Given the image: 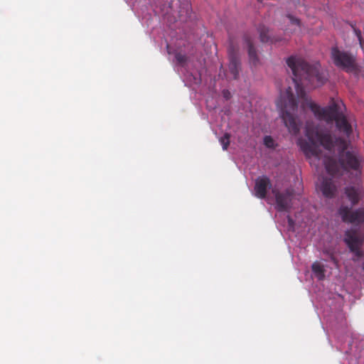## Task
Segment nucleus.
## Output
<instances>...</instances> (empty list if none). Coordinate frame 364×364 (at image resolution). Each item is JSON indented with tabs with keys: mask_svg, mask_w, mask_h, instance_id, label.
Wrapping results in <instances>:
<instances>
[{
	"mask_svg": "<svg viewBox=\"0 0 364 364\" xmlns=\"http://www.w3.org/2000/svg\"><path fill=\"white\" fill-rule=\"evenodd\" d=\"M238 61L235 58L231 57L229 64V71L232 78H236L238 75Z\"/></svg>",
	"mask_w": 364,
	"mask_h": 364,
	"instance_id": "9d476101",
	"label": "nucleus"
},
{
	"mask_svg": "<svg viewBox=\"0 0 364 364\" xmlns=\"http://www.w3.org/2000/svg\"><path fill=\"white\" fill-rule=\"evenodd\" d=\"M220 142L223 146V149L224 150H226L228 149V146L230 144V137L228 134H225L223 136L220 138Z\"/></svg>",
	"mask_w": 364,
	"mask_h": 364,
	"instance_id": "ddd939ff",
	"label": "nucleus"
},
{
	"mask_svg": "<svg viewBox=\"0 0 364 364\" xmlns=\"http://www.w3.org/2000/svg\"><path fill=\"white\" fill-rule=\"evenodd\" d=\"M246 44L248 48L250 59L252 62V63H255L257 60V58L251 41L250 39L246 40Z\"/></svg>",
	"mask_w": 364,
	"mask_h": 364,
	"instance_id": "f8f14e48",
	"label": "nucleus"
},
{
	"mask_svg": "<svg viewBox=\"0 0 364 364\" xmlns=\"http://www.w3.org/2000/svg\"><path fill=\"white\" fill-rule=\"evenodd\" d=\"M345 242L357 259L363 255L361 246L364 242V228H351L346 232Z\"/></svg>",
	"mask_w": 364,
	"mask_h": 364,
	"instance_id": "39448f33",
	"label": "nucleus"
},
{
	"mask_svg": "<svg viewBox=\"0 0 364 364\" xmlns=\"http://www.w3.org/2000/svg\"><path fill=\"white\" fill-rule=\"evenodd\" d=\"M228 95H229V93H228V92H224L225 97L228 98Z\"/></svg>",
	"mask_w": 364,
	"mask_h": 364,
	"instance_id": "4be33fe9",
	"label": "nucleus"
},
{
	"mask_svg": "<svg viewBox=\"0 0 364 364\" xmlns=\"http://www.w3.org/2000/svg\"><path fill=\"white\" fill-rule=\"evenodd\" d=\"M261 40H262V41L264 42V41H267V37H266L263 34H261Z\"/></svg>",
	"mask_w": 364,
	"mask_h": 364,
	"instance_id": "412c9836",
	"label": "nucleus"
},
{
	"mask_svg": "<svg viewBox=\"0 0 364 364\" xmlns=\"http://www.w3.org/2000/svg\"><path fill=\"white\" fill-rule=\"evenodd\" d=\"M276 105L289 132L292 135H297L300 130V122L297 112V103L293 90L287 87L280 90L279 96L276 100Z\"/></svg>",
	"mask_w": 364,
	"mask_h": 364,
	"instance_id": "7ed1b4c3",
	"label": "nucleus"
},
{
	"mask_svg": "<svg viewBox=\"0 0 364 364\" xmlns=\"http://www.w3.org/2000/svg\"><path fill=\"white\" fill-rule=\"evenodd\" d=\"M305 135L308 141L299 139L298 144L306 156L310 160V164L316 167L321 164L325 166L328 174L334 176L340 172V168L353 169L358 172L361 158L354 152H346L337 163L333 159L335 154V147L338 146V151L346 146L343 141L334 142L329 132L315 126L312 122H307L305 127Z\"/></svg>",
	"mask_w": 364,
	"mask_h": 364,
	"instance_id": "f03ea898",
	"label": "nucleus"
},
{
	"mask_svg": "<svg viewBox=\"0 0 364 364\" xmlns=\"http://www.w3.org/2000/svg\"><path fill=\"white\" fill-rule=\"evenodd\" d=\"M289 21L291 23L296 27H299V21L297 18H295L291 16H288Z\"/></svg>",
	"mask_w": 364,
	"mask_h": 364,
	"instance_id": "dca6fc26",
	"label": "nucleus"
},
{
	"mask_svg": "<svg viewBox=\"0 0 364 364\" xmlns=\"http://www.w3.org/2000/svg\"><path fill=\"white\" fill-rule=\"evenodd\" d=\"M288 224H289V229H291L292 230H296L295 224H294L293 220L291 218H290L289 217H288Z\"/></svg>",
	"mask_w": 364,
	"mask_h": 364,
	"instance_id": "f3484780",
	"label": "nucleus"
},
{
	"mask_svg": "<svg viewBox=\"0 0 364 364\" xmlns=\"http://www.w3.org/2000/svg\"><path fill=\"white\" fill-rule=\"evenodd\" d=\"M270 187L269 180L266 176L259 177L255 181V195L260 198L266 196L267 190Z\"/></svg>",
	"mask_w": 364,
	"mask_h": 364,
	"instance_id": "1a4fd4ad",
	"label": "nucleus"
},
{
	"mask_svg": "<svg viewBox=\"0 0 364 364\" xmlns=\"http://www.w3.org/2000/svg\"><path fill=\"white\" fill-rule=\"evenodd\" d=\"M287 65L293 73V83L299 98L303 99V107H308L319 120L327 123L336 122L338 129L348 137L353 132V125L350 119L343 114V104L336 100H332L330 105L321 107L306 97L304 87L313 89L322 85L326 80L325 72L321 71L318 64L309 65L304 59L297 56H291L287 60Z\"/></svg>",
	"mask_w": 364,
	"mask_h": 364,
	"instance_id": "f257e3e1",
	"label": "nucleus"
},
{
	"mask_svg": "<svg viewBox=\"0 0 364 364\" xmlns=\"http://www.w3.org/2000/svg\"><path fill=\"white\" fill-rule=\"evenodd\" d=\"M200 82V78L198 77V76H194L193 77V83L194 84H198Z\"/></svg>",
	"mask_w": 364,
	"mask_h": 364,
	"instance_id": "a211bd4d",
	"label": "nucleus"
},
{
	"mask_svg": "<svg viewBox=\"0 0 364 364\" xmlns=\"http://www.w3.org/2000/svg\"><path fill=\"white\" fill-rule=\"evenodd\" d=\"M272 193L275 200L276 208L279 211L287 210L294 198L292 193L289 191H287L286 193H280L274 187L272 189Z\"/></svg>",
	"mask_w": 364,
	"mask_h": 364,
	"instance_id": "0eeeda50",
	"label": "nucleus"
},
{
	"mask_svg": "<svg viewBox=\"0 0 364 364\" xmlns=\"http://www.w3.org/2000/svg\"><path fill=\"white\" fill-rule=\"evenodd\" d=\"M318 188L322 194L326 198L333 197L337 191V186L332 178H323Z\"/></svg>",
	"mask_w": 364,
	"mask_h": 364,
	"instance_id": "6e6552de",
	"label": "nucleus"
},
{
	"mask_svg": "<svg viewBox=\"0 0 364 364\" xmlns=\"http://www.w3.org/2000/svg\"><path fill=\"white\" fill-rule=\"evenodd\" d=\"M363 270H364V263H363Z\"/></svg>",
	"mask_w": 364,
	"mask_h": 364,
	"instance_id": "b1692460",
	"label": "nucleus"
},
{
	"mask_svg": "<svg viewBox=\"0 0 364 364\" xmlns=\"http://www.w3.org/2000/svg\"><path fill=\"white\" fill-rule=\"evenodd\" d=\"M264 144L267 148H273L275 146V141L274 140L269 136H266L264 138Z\"/></svg>",
	"mask_w": 364,
	"mask_h": 364,
	"instance_id": "4468645a",
	"label": "nucleus"
},
{
	"mask_svg": "<svg viewBox=\"0 0 364 364\" xmlns=\"http://www.w3.org/2000/svg\"><path fill=\"white\" fill-rule=\"evenodd\" d=\"M167 50H168V52L170 53H171V50H170V48L168 46H167Z\"/></svg>",
	"mask_w": 364,
	"mask_h": 364,
	"instance_id": "5701e85b",
	"label": "nucleus"
},
{
	"mask_svg": "<svg viewBox=\"0 0 364 364\" xmlns=\"http://www.w3.org/2000/svg\"><path fill=\"white\" fill-rule=\"evenodd\" d=\"M313 273H324L327 272L323 261H316L312 264Z\"/></svg>",
	"mask_w": 364,
	"mask_h": 364,
	"instance_id": "9b49d317",
	"label": "nucleus"
},
{
	"mask_svg": "<svg viewBox=\"0 0 364 364\" xmlns=\"http://www.w3.org/2000/svg\"><path fill=\"white\" fill-rule=\"evenodd\" d=\"M364 197V185L348 186L345 188L342 196L343 202L347 200L350 207L342 205L339 209V215L343 221L353 224L364 223V209L359 208L353 210V206L357 205Z\"/></svg>",
	"mask_w": 364,
	"mask_h": 364,
	"instance_id": "20e7f679",
	"label": "nucleus"
},
{
	"mask_svg": "<svg viewBox=\"0 0 364 364\" xmlns=\"http://www.w3.org/2000/svg\"><path fill=\"white\" fill-rule=\"evenodd\" d=\"M331 57L335 65L346 70L347 72H354L356 70L355 60L352 55L333 48L331 51Z\"/></svg>",
	"mask_w": 364,
	"mask_h": 364,
	"instance_id": "423d86ee",
	"label": "nucleus"
},
{
	"mask_svg": "<svg viewBox=\"0 0 364 364\" xmlns=\"http://www.w3.org/2000/svg\"><path fill=\"white\" fill-rule=\"evenodd\" d=\"M176 60L181 65H183V64L185 63V62L186 60V58L185 55L181 54V53H177L176 55Z\"/></svg>",
	"mask_w": 364,
	"mask_h": 364,
	"instance_id": "2eb2a0df",
	"label": "nucleus"
},
{
	"mask_svg": "<svg viewBox=\"0 0 364 364\" xmlns=\"http://www.w3.org/2000/svg\"><path fill=\"white\" fill-rule=\"evenodd\" d=\"M316 275L317 276L318 280H323L325 277V274H319Z\"/></svg>",
	"mask_w": 364,
	"mask_h": 364,
	"instance_id": "aec40b11",
	"label": "nucleus"
},
{
	"mask_svg": "<svg viewBox=\"0 0 364 364\" xmlns=\"http://www.w3.org/2000/svg\"><path fill=\"white\" fill-rule=\"evenodd\" d=\"M358 40L360 41V47L362 48V49L364 51V43L362 42L361 39H360V36L358 35Z\"/></svg>",
	"mask_w": 364,
	"mask_h": 364,
	"instance_id": "6ab92c4d",
	"label": "nucleus"
}]
</instances>
